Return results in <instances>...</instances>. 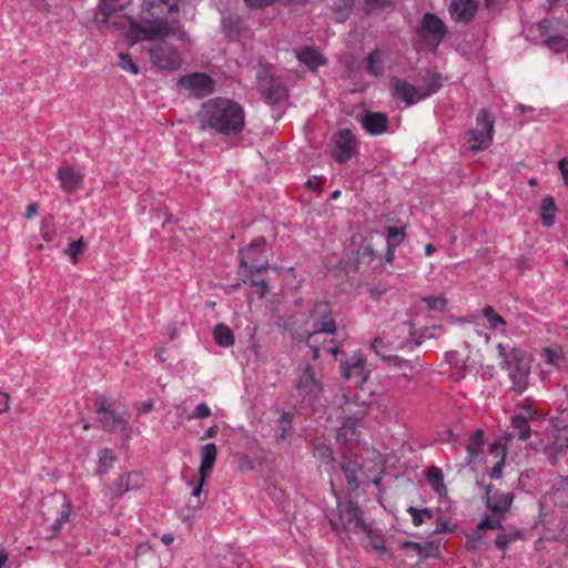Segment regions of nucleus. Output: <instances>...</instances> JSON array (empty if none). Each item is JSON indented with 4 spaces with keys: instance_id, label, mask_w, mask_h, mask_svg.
Instances as JSON below:
<instances>
[{
    "instance_id": "1",
    "label": "nucleus",
    "mask_w": 568,
    "mask_h": 568,
    "mask_svg": "<svg viewBox=\"0 0 568 568\" xmlns=\"http://www.w3.org/2000/svg\"><path fill=\"white\" fill-rule=\"evenodd\" d=\"M185 0H143L139 19L121 16L114 18L111 23L125 31L130 43L140 41H153L174 37L184 41L186 33L182 30L176 19H169L168 16L178 12L180 3Z\"/></svg>"
},
{
    "instance_id": "2",
    "label": "nucleus",
    "mask_w": 568,
    "mask_h": 568,
    "mask_svg": "<svg viewBox=\"0 0 568 568\" xmlns=\"http://www.w3.org/2000/svg\"><path fill=\"white\" fill-rule=\"evenodd\" d=\"M195 122L201 131L236 135L244 129V110L237 102L217 97L201 104Z\"/></svg>"
},
{
    "instance_id": "3",
    "label": "nucleus",
    "mask_w": 568,
    "mask_h": 568,
    "mask_svg": "<svg viewBox=\"0 0 568 568\" xmlns=\"http://www.w3.org/2000/svg\"><path fill=\"white\" fill-rule=\"evenodd\" d=\"M266 241L263 237L255 239L251 244L240 251V274L243 282L257 288L260 297L267 293L266 282L258 276V273L268 267L265 256Z\"/></svg>"
},
{
    "instance_id": "4",
    "label": "nucleus",
    "mask_w": 568,
    "mask_h": 568,
    "mask_svg": "<svg viewBox=\"0 0 568 568\" xmlns=\"http://www.w3.org/2000/svg\"><path fill=\"white\" fill-rule=\"evenodd\" d=\"M333 406L336 407V418L341 424L336 436L337 442L347 443L355 439L356 428L365 414L364 404L351 400L342 392L335 396Z\"/></svg>"
},
{
    "instance_id": "5",
    "label": "nucleus",
    "mask_w": 568,
    "mask_h": 568,
    "mask_svg": "<svg viewBox=\"0 0 568 568\" xmlns=\"http://www.w3.org/2000/svg\"><path fill=\"white\" fill-rule=\"evenodd\" d=\"M501 358V367L508 372L513 382V388L517 394H523L528 385L531 361L529 355L519 349L507 351L503 344L497 346Z\"/></svg>"
},
{
    "instance_id": "6",
    "label": "nucleus",
    "mask_w": 568,
    "mask_h": 568,
    "mask_svg": "<svg viewBox=\"0 0 568 568\" xmlns=\"http://www.w3.org/2000/svg\"><path fill=\"white\" fill-rule=\"evenodd\" d=\"M424 80L425 83L420 87L400 79L392 80L394 99L405 102L406 105H412L436 93L442 87L440 75L435 72L427 71Z\"/></svg>"
},
{
    "instance_id": "7",
    "label": "nucleus",
    "mask_w": 568,
    "mask_h": 568,
    "mask_svg": "<svg viewBox=\"0 0 568 568\" xmlns=\"http://www.w3.org/2000/svg\"><path fill=\"white\" fill-rule=\"evenodd\" d=\"M337 507L338 515L329 518V524L334 531L343 530L348 534H369V527L365 524L358 507L353 503H338Z\"/></svg>"
},
{
    "instance_id": "8",
    "label": "nucleus",
    "mask_w": 568,
    "mask_h": 568,
    "mask_svg": "<svg viewBox=\"0 0 568 568\" xmlns=\"http://www.w3.org/2000/svg\"><path fill=\"white\" fill-rule=\"evenodd\" d=\"M446 34L444 22L434 13L426 12L417 28L419 49L435 51Z\"/></svg>"
},
{
    "instance_id": "9",
    "label": "nucleus",
    "mask_w": 568,
    "mask_h": 568,
    "mask_svg": "<svg viewBox=\"0 0 568 568\" xmlns=\"http://www.w3.org/2000/svg\"><path fill=\"white\" fill-rule=\"evenodd\" d=\"M495 118L481 109L476 116V126L468 131L467 141L473 151L486 150L490 146L494 135Z\"/></svg>"
},
{
    "instance_id": "10",
    "label": "nucleus",
    "mask_w": 568,
    "mask_h": 568,
    "mask_svg": "<svg viewBox=\"0 0 568 568\" xmlns=\"http://www.w3.org/2000/svg\"><path fill=\"white\" fill-rule=\"evenodd\" d=\"M310 317L312 321V331L305 329V333L308 336L307 343L313 351V357L316 358L318 356V348L311 345L312 338L320 333L333 334L336 329V324L332 317L331 305L326 302L315 303Z\"/></svg>"
},
{
    "instance_id": "11",
    "label": "nucleus",
    "mask_w": 568,
    "mask_h": 568,
    "mask_svg": "<svg viewBox=\"0 0 568 568\" xmlns=\"http://www.w3.org/2000/svg\"><path fill=\"white\" fill-rule=\"evenodd\" d=\"M151 63L159 70L174 71L181 68V53L168 42L153 44L148 50Z\"/></svg>"
},
{
    "instance_id": "12",
    "label": "nucleus",
    "mask_w": 568,
    "mask_h": 568,
    "mask_svg": "<svg viewBox=\"0 0 568 568\" xmlns=\"http://www.w3.org/2000/svg\"><path fill=\"white\" fill-rule=\"evenodd\" d=\"M257 88L265 101L275 104L286 95L285 89L281 82L274 78L272 70L267 65H261L256 72Z\"/></svg>"
},
{
    "instance_id": "13",
    "label": "nucleus",
    "mask_w": 568,
    "mask_h": 568,
    "mask_svg": "<svg viewBox=\"0 0 568 568\" xmlns=\"http://www.w3.org/2000/svg\"><path fill=\"white\" fill-rule=\"evenodd\" d=\"M341 373L345 379L362 386L368 379L371 369L363 355L359 352H355L341 362Z\"/></svg>"
},
{
    "instance_id": "14",
    "label": "nucleus",
    "mask_w": 568,
    "mask_h": 568,
    "mask_svg": "<svg viewBox=\"0 0 568 568\" xmlns=\"http://www.w3.org/2000/svg\"><path fill=\"white\" fill-rule=\"evenodd\" d=\"M179 85L189 94L196 98L207 97L212 94L215 89L214 80L210 75L201 72L183 75L179 80Z\"/></svg>"
},
{
    "instance_id": "15",
    "label": "nucleus",
    "mask_w": 568,
    "mask_h": 568,
    "mask_svg": "<svg viewBox=\"0 0 568 568\" xmlns=\"http://www.w3.org/2000/svg\"><path fill=\"white\" fill-rule=\"evenodd\" d=\"M296 389L304 400H307L310 404L318 402L323 387L322 383L316 379L311 365H306L301 373L296 382Z\"/></svg>"
},
{
    "instance_id": "16",
    "label": "nucleus",
    "mask_w": 568,
    "mask_h": 568,
    "mask_svg": "<svg viewBox=\"0 0 568 568\" xmlns=\"http://www.w3.org/2000/svg\"><path fill=\"white\" fill-rule=\"evenodd\" d=\"M99 420L104 429L121 430L128 429V417L125 412H115L111 408V404L106 399L99 402L98 406Z\"/></svg>"
},
{
    "instance_id": "17",
    "label": "nucleus",
    "mask_w": 568,
    "mask_h": 568,
    "mask_svg": "<svg viewBox=\"0 0 568 568\" xmlns=\"http://www.w3.org/2000/svg\"><path fill=\"white\" fill-rule=\"evenodd\" d=\"M144 477L140 471H130L119 476L113 483L105 485L104 494L112 498L120 497L128 491L140 488Z\"/></svg>"
},
{
    "instance_id": "18",
    "label": "nucleus",
    "mask_w": 568,
    "mask_h": 568,
    "mask_svg": "<svg viewBox=\"0 0 568 568\" xmlns=\"http://www.w3.org/2000/svg\"><path fill=\"white\" fill-rule=\"evenodd\" d=\"M356 149L355 136L351 130H339L334 136V158L339 163L347 162Z\"/></svg>"
},
{
    "instance_id": "19",
    "label": "nucleus",
    "mask_w": 568,
    "mask_h": 568,
    "mask_svg": "<svg viewBox=\"0 0 568 568\" xmlns=\"http://www.w3.org/2000/svg\"><path fill=\"white\" fill-rule=\"evenodd\" d=\"M514 496L511 493H499L490 486L486 493V505L493 516H503L511 506Z\"/></svg>"
},
{
    "instance_id": "20",
    "label": "nucleus",
    "mask_w": 568,
    "mask_h": 568,
    "mask_svg": "<svg viewBox=\"0 0 568 568\" xmlns=\"http://www.w3.org/2000/svg\"><path fill=\"white\" fill-rule=\"evenodd\" d=\"M363 129L371 135H379L387 131L388 119L381 112H365L358 116Z\"/></svg>"
},
{
    "instance_id": "21",
    "label": "nucleus",
    "mask_w": 568,
    "mask_h": 568,
    "mask_svg": "<svg viewBox=\"0 0 568 568\" xmlns=\"http://www.w3.org/2000/svg\"><path fill=\"white\" fill-rule=\"evenodd\" d=\"M478 9L477 0H452L449 12L457 22L470 21Z\"/></svg>"
},
{
    "instance_id": "22",
    "label": "nucleus",
    "mask_w": 568,
    "mask_h": 568,
    "mask_svg": "<svg viewBox=\"0 0 568 568\" xmlns=\"http://www.w3.org/2000/svg\"><path fill=\"white\" fill-rule=\"evenodd\" d=\"M295 57L311 71H316L320 67L325 65L327 63V60L317 49L308 45L295 49Z\"/></svg>"
},
{
    "instance_id": "23",
    "label": "nucleus",
    "mask_w": 568,
    "mask_h": 568,
    "mask_svg": "<svg viewBox=\"0 0 568 568\" xmlns=\"http://www.w3.org/2000/svg\"><path fill=\"white\" fill-rule=\"evenodd\" d=\"M57 179L64 192L71 193L78 190L83 181V176L73 168L61 166L57 172Z\"/></svg>"
},
{
    "instance_id": "24",
    "label": "nucleus",
    "mask_w": 568,
    "mask_h": 568,
    "mask_svg": "<svg viewBox=\"0 0 568 568\" xmlns=\"http://www.w3.org/2000/svg\"><path fill=\"white\" fill-rule=\"evenodd\" d=\"M550 27L548 20H542L538 23V29L541 36L545 38V45L552 52H562L568 47V39L562 34L548 36L547 31Z\"/></svg>"
},
{
    "instance_id": "25",
    "label": "nucleus",
    "mask_w": 568,
    "mask_h": 568,
    "mask_svg": "<svg viewBox=\"0 0 568 568\" xmlns=\"http://www.w3.org/2000/svg\"><path fill=\"white\" fill-rule=\"evenodd\" d=\"M484 432L481 429H477L469 437L468 444L466 446L467 456L465 459L466 465H473L477 463L483 455V446H484Z\"/></svg>"
},
{
    "instance_id": "26",
    "label": "nucleus",
    "mask_w": 568,
    "mask_h": 568,
    "mask_svg": "<svg viewBox=\"0 0 568 568\" xmlns=\"http://www.w3.org/2000/svg\"><path fill=\"white\" fill-rule=\"evenodd\" d=\"M201 464L199 468L200 477H209L212 473V469L215 465L217 457V447L215 444L210 443L205 444L201 448L200 453Z\"/></svg>"
},
{
    "instance_id": "27",
    "label": "nucleus",
    "mask_w": 568,
    "mask_h": 568,
    "mask_svg": "<svg viewBox=\"0 0 568 568\" xmlns=\"http://www.w3.org/2000/svg\"><path fill=\"white\" fill-rule=\"evenodd\" d=\"M548 524L550 525L548 529L557 532L556 538L568 537V507H561L556 520Z\"/></svg>"
},
{
    "instance_id": "28",
    "label": "nucleus",
    "mask_w": 568,
    "mask_h": 568,
    "mask_svg": "<svg viewBox=\"0 0 568 568\" xmlns=\"http://www.w3.org/2000/svg\"><path fill=\"white\" fill-rule=\"evenodd\" d=\"M483 316L487 321L489 329L501 333L506 331V321L491 306H486L483 310Z\"/></svg>"
},
{
    "instance_id": "29",
    "label": "nucleus",
    "mask_w": 568,
    "mask_h": 568,
    "mask_svg": "<svg viewBox=\"0 0 568 568\" xmlns=\"http://www.w3.org/2000/svg\"><path fill=\"white\" fill-rule=\"evenodd\" d=\"M214 341L222 347H230L234 344L232 329L225 324H217L213 331Z\"/></svg>"
},
{
    "instance_id": "30",
    "label": "nucleus",
    "mask_w": 568,
    "mask_h": 568,
    "mask_svg": "<svg viewBox=\"0 0 568 568\" xmlns=\"http://www.w3.org/2000/svg\"><path fill=\"white\" fill-rule=\"evenodd\" d=\"M293 424V415L291 413H283L275 422V437L280 440H285L291 432Z\"/></svg>"
},
{
    "instance_id": "31",
    "label": "nucleus",
    "mask_w": 568,
    "mask_h": 568,
    "mask_svg": "<svg viewBox=\"0 0 568 568\" xmlns=\"http://www.w3.org/2000/svg\"><path fill=\"white\" fill-rule=\"evenodd\" d=\"M98 457L99 459L95 473L99 476H103L113 467L115 456L110 449L102 448L99 450Z\"/></svg>"
},
{
    "instance_id": "32",
    "label": "nucleus",
    "mask_w": 568,
    "mask_h": 568,
    "mask_svg": "<svg viewBox=\"0 0 568 568\" xmlns=\"http://www.w3.org/2000/svg\"><path fill=\"white\" fill-rule=\"evenodd\" d=\"M242 19L237 14H229L223 17L222 27L225 34L230 38L240 36Z\"/></svg>"
},
{
    "instance_id": "33",
    "label": "nucleus",
    "mask_w": 568,
    "mask_h": 568,
    "mask_svg": "<svg viewBox=\"0 0 568 568\" xmlns=\"http://www.w3.org/2000/svg\"><path fill=\"white\" fill-rule=\"evenodd\" d=\"M366 71L372 75H381L384 72V58L381 51L371 52L366 61Z\"/></svg>"
},
{
    "instance_id": "34",
    "label": "nucleus",
    "mask_w": 568,
    "mask_h": 568,
    "mask_svg": "<svg viewBox=\"0 0 568 568\" xmlns=\"http://www.w3.org/2000/svg\"><path fill=\"white\" fill-rule=\"evenodd\" d=\"M355 0H332V9L337 22H344L348 18Z\"/></svg>"
},
{
    "instance_id": "35",
    "label": "nucleus",
    "mask_w": 568,
    "mask_h": 568,
    "mask_svg": "<svg viewBox=\"0 0 568 568\" xmlns=\"http://www.w3.org/2000/svg\"><path fill=\"white\" fill-rule=\"evenodd\" d=\"M556 205L552 197L547 196L541 201V221L545 226H551L555 223Z\"/></svg>"
},
{
    "instance_id": "36",
    "label": "nucleus",
    "mask_w": 568,
    "mask_h": 568,
    "mask_svg": "<svg viewBox=\"0 0 568 568\" xmlns=\"http://www.w3.org/2000/svg\"><path fill=\"white\" fill-rule=\"evenodd\" d=\"M511 426L518 429V439L527 440L530 437V426L527 420V416L523 414H516L511 417Z\"/></svg>"
},
{
    "instance_id": "37",
    "label": "nucleus",
    "mask_w": 568,
    "mask_h": 568,
    "mask_svg": "<svg viewBox=\"0 0 568 568\" xmlns=\"http://www.w3.org/2000/svg\"><path fill=\"white\" fill-rule=\"evenodd\" d=\"M490 452L496 457H500V459L496 463V465L490 470V477L494 479H499L501 477L503 469L505 467L506 449L501 445H494L491 447Z\"/></svg>"
},
{
    "instance_id": "38",
    "label": "nucleus",
    "mask_w": 568,
    "mask_h": 568,
    "mask_svg": "<svg viewBox=\"0 0 568 568\" xmlns=\"http://www.w3.org/2000/svg\"><path fill=\"white\" fill-rule=\"evenodd\" d=\"M343 473L351 487L357 488L359 484L358 473L362 471V467L356 463L342 464Z\"/></svg>"
},
{
    "instance_id": "39",
    "label": "nucleus",
    "mask_w": 568,
    "mask_h": 568,
    "mask_svg": "<svg viewBox=\"0 0 568 568\" xmlns=\"http://www.w3.org/2000/svg\"><path fill=\"white\" fill-rule=\"evenodd\" d=\"M71 514H72V505L69 500L64 499L62 507H61V511L59 514V517L55 519V521L52 525L53 535H57L60 531L61 527L70 520Z\"/></svg>"
},
{
    "instance_id": "40",
    "label": "nucleus",
    "mask_w": 568,
    "mask_h": 568,
    "mask_svg": "<svg viewBox=\"0 0 568 568\" xmlns=\"http://www.w3.org/2000/svg\"><path fill=\"white\" fill-rule=\"evenodd\" d=\"M427 481L437 493L445 489L443 471L437 467H430L426 474Z\"/></svg>"
},
{
    "instance_id": "41",
    "label": "nucleus",
    "mask_w": 568,
    "mask_h": 568,
    "mask_svg": "<svg viewBox=\"0 0 568 568\" xmlns=\"http://www.w3.org/2000/svg\"><path fill=\"white\" fill-rule=\"evenodd\" d=\"M407 513L410 515L415 527L422 526L426 519H430L433 517V511L428 508L418 509L416 507L409 506L407 508Z\"/></svg>"
},
{
    "instance_id": "42",
    "label": "nucleus",
    "mask_w": 568,
    "mask_h": 568,
    "mask_svg": "<svg viewBox=\"0 0 568 568\" xmlns=\"http://www.w3.org/2000/svg\"><path fill=\"white\" fill-rule=\"evenodd\" d=\"M541 355L545 363L551 366H559L564 359L562 351L560 348L546 347L542 349Z\"/></svg>"
},
{
    "instance_id": "43",
    "label": "nucleus",
    "mask_w": 568,
    "mask_h": 568,
    "mask_svg": "<svg viewBox=\"0 0 568 568\" xmlns=\"http://www.w3.org/2000/svg\"><path fill=\"white\" fill-rule=\"evenodd\" d=\"M313 448H314V455L321 459H329L332 458V448L329 445L325 443V440H322L320 438H316L313 442Z\"/></svg>"
},
{
    "instance_id": "44",
    "label": "nucleus",
    "mask_w": 568,
    "mask_h": 568,
    "mask_svg": "<svg viewBox=\"0 0 568 568\" xmlns=\"http://www.w3.org/2000/svg\"><path fill=\"white\" fill-rule=\"evenodd\" d=\"M119 67L126 71V72H130L132 74H138L139 73V67L136 65V63L133 61V59L131 58L130 54L128 53H123L121 52L119 54Z\"/></svg>"
},
{
    "instance_id": "45",
    "label": "nucleus",
    "mask_w": 568,
    "mask_h": 568,
    "mask_svg": "<svg viewBox=\"0 0 568 568\" xmlns=\"http://www.w3.org/2000/svg\"><path fill=\"white\" fill-rule=\"evenodd\" d=\"M383 361L387 362L389 364V366L392 367H396V368H399V369H403V371H412L413 369V365L407 359H404L399 356H396V355H389V356H386Z\"/></svg>"
},
{
    "instance_id": "46",
    "label": "nucleus",
    "mask_w": 568,
    "mask_h": 568,
    "mask_svg": "<svg viewBox=\"0 0 568 568\" xmlns=\"http://www.w3.org/2000/svg\"><path fill=\"white\" fill-rule=\"evenodd\" d=\"M415 546L418 549V554L423 557L437 556L439 554V547L435 542H425Z\"/></svg>"
},
{
    "instance_id": "47",
    "label": "nucleus",
    "mask_w": 568,
    "mask_h": 568,
    "mask_svg": "<svg viewBox=\"0 0 568 568\" xmlns=\"http://www.w3.org/2000/svg\"><path fill=\"white\" fill-rule=\"evenodd\" d=\"M424 302L430 310H443L446 305V300L443 296H428Z\"/></svg>"
},
{
    "instance_id": "48",
    "label": "nucleus",
    "mask_w": 568,
    "mask_h": 568,
    "mask_svg": "<svg viewBox=\"0 0 568 568\" xmlns=\"http://www.w3.org/2000/svg\"><path fill=\"white\" fill-rule=\"evenodd\" d=\"M500 516H494V518L486 517L479 524V529H497L500 528Z\"/></svg>"
},
{
    "instance_id": "49",
    "label": "nucleus",
    "mask_w": 568,
    "mask_h": 568,
    "mask_svg": "<svg viewBox=\"0 0 568 568\" xmlns=\"http://www.w3.org/2000/svg\"><path fill=\"white\" fill-rule=\"evenodd\" d=\"M41 233L45 241H52L54 237V227L51 219L43 221L41 226Z\"/></svg>"
},
{
    "instance_id": "50",
    "label": "nucleus",
    "mask_w": 568,
    "mask_h": 568,
    "mask_svg": "<svg viewBox=\"0 0 568 568\" xmlns=\"http://www.w3.org/2000/svg\"><path fill=\"white\" fill-rule=\"evenodd\" d=\"M119 0H101L100 10L103 12L105 17V22L111 21V14L113 12V7Z\"/></svg>"
},
{
    "instance_id": "51",
    "label": "nucleus",
    "mask_w": 568,
    "mask_h": 568,
    "mask_svg": "<svg viewBox=\"0 0 568 568\" xmlns=\"http://www.w3.org/2000/svg\"><path fill=\"white\" fill-rule=\"evenodd\" d=\"M211 415V408L205 404V403H200L193 414L191 415V418H197V419H202V418H206Z\"/></svg>"
},
{
    "instance_id": "52",
    "label": "nucleus",
    "mask_w": 568,
    "mask_h": 568,
    "mask_svg": "<svg viewBox=\"0 0 568 568\" xmlns=\"http://www.w3.org/2000/svg\"><path fill=\"white\" fill-rule=\"evenodd\" d=\"M81 247H82L81 240L71 242L69 244L68 248L65 250V254H68L71 258L75 260L78 257V255L81 253Z\"/></svg>"
},
{
    "instance_id": "53",
    "label": "nucleus",
    "mask_w": 568,
    "mask_h": 568,
    "mask_svg": "<svg viewBox=\"0 0 568 568\" xmlns=\"http://www.w3.org/2000/svg\"><path fill=\"white\" fill-rule=\"evenodd\" d=\"M392 0H365L366 10L368 12L376 9L384 8L390 3Z\"/></svg>"
},
{
    "instance_id": "54",
    "label": "nucleus",
    "mask_w": 568,
    "mask_h": 568,
    "mask_svg": "<svg viewBox=\"0 0 568 568\" xmlns=\"http://www.w3.org/2000/svg\"><path fill=\"white\" fill-rule=\"evenodd\" d=\"M384 341L383 338L381 337H376L373 342H372V349L378 355L381 356L382 359H384L386 357V355L384 354L383 352V348H384Z\"/></svg>"
},
{
    "instance_id": "55",
    "label": "nucleus",
    "mask_w": 568,
    "mask_h": 568,
    "mask_svg": "<svg viewBox=\"0 0 568 568\" xmlns=\"http://www.w3.org/2000/svg\"><path fill=\"white\" fill-rule=\"evenodd\" d=\"M523 410H524V416H527V420L528 419H532V420H539L540 419V415L539 413L532 408L530 405H526L523 407Z\"/></svg>"
},
{
    "instance_id": "56",
    "label": "nucleus",
    "mask_w": 568,
    "mask_h": 568,
    "mask_svg": "<svg viewBox=\"0 0 568 568\" xmlns=\"http://www.w3.org/2000/svg\"><path fill=\"white\" fill-rule=\"evenodd\" d=\"M558 168L564 179V183L568 187V159H561L558 163Z\"/></svg>"
},
{
    "instance_id": "57",
    "label": "nucleus",
    "mask_w": 568,
    "mask_h": 568,
    "mask_svg": "<svg viewBox=\"0 0 568 568\" xmlns=\"http://www.w3.org/2000/svg\"><path fill=\"white\" fill-rule=\"evenodd\" d=\"M10 396L8 393L0 390V414L9 409Z\"/></svg>"
},
{
    "instance_id": "58",
    "label": "nucleus",
    "mask_w": 568,
    "mask_h": 568,
    "mask_svg": "<svg viewBox=\"0 0 568 568\" xmlns=\"http://www.w3.org/2000/svg\"><path fill=\"white\" fill-rule=\"evenodd\" d=\"M509 539H510L509 536L501 534V535L497 536L495 544H496L497 548L505 550L509 544Z\"/></svg>"
},
{
    "instance_id": "59",
    "label": "nucleus",
    "mask_w": 568,
    "mask_h": 568,
    "mask_svg": "<svg viewBox=\"0 0 568 568\" xmlns=\"http://www.w3.org/2000/svg\"><path fill=\"white\" fill-rule=\"evenodd\" d=\"M250 8H262L271 4L274 0H244Z\"/></svg>"
},
{
    "instance_id": "60",
    "label": "nucleus",
    "mask_w": 568,
    "mask_h": 568,
    "mask_svg": "<svg viewBox=\"0 0 568 568\" xmlns=\"http://www.w3.org/2000/svg\"><path fill=\"white\" fill-rule=\"evenodd\" d=\"M206 478L207 477H200L199 476L197 483H196V485L194 486V488L192 490V496L193 497H200V495L202 494V489H203V486H204V483H205Z\"/></svg>"
},
{
    "instance_id": "61",
    "label": "nucleus",
    "mask_w": 568,
    "mask_h": 568,
    "mask_svg": "<svg viewBox=\"0 0 568 568\" xmlns=\"http://www.w3.org/2000/svg\"><path fill=\"white\" fill-rule=\"evenodd\" d=\"M372 546H373V548H374V549H375L379 555H383V554H385V551H386V547H385V545H384V541H383V540H381V539H374V540L372 541Z\"/></svg>"
},
{
    "instance_id": "62",
    "label": "nucleus",
    "mask_w": 568,
    "mask_h": 568,
    "mask_svg": "<svg viewBox=\"0 0 568 568\" xmlns=\"http://www.w3.org/2000/svg\"><path fill=\"white\" fill-rule=\"evenodd\" d=\"M153 409V402L152 400H146L144 403H142L139 407V412L141 414H148L150 413L151 410Z\"/></svg>"
},
{
    "instance_id": "63",
    "label": "nucleus",
    "mask_w": 568,
    "mask_h": 568,
    "mask_svg": "<svg viewBox=\"0 0 568 568\" xmlns=\"http://www.w3.org/2000/svg\"><path fill=\"white\" fill-rule=\"evenodd\" d=\"M217 432H219V427L217 426H211L205 433L204 435L201 437L202 440L204 439H207V438H213L217 435Z\"/></svg>"
},
{
    "instance_id": "64",
    "label": "nucleus",
    "mask_w": 568,
    "mask_h": 568,
    "mask_svg": "<svg viewBox=\"0 0 568 568\" xmlns=\"http://www.w3.org/2000/svg\"><path fill=\"white\" fill-rule=\"evenodd\" d=\"M387 234H388V237L389 239H393V237H399L402 239L404 236V234L402 233V231L397 227H388L387 230Z\"/></svg>"
}]
</instances>
